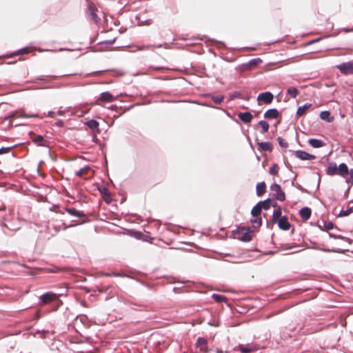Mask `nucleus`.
<instances>
[{"label":"nucleus","mask_w":353,"mask_h":353,"mask_svg":"<svg viewBox=\"0 0 353 353\" xmlns=\"http://www.w3.org/2000/svg\"><path fill=\"white\" fill-rule=\"evenodd\" d=\"M299 213L302 220L305 221L310 218L312 210L310 208L305 207L300 210Z\"/></svg>","instance_id":"nucleus-13"},{"label":"nucleus","mask_w":353,"mask_h":353,"mask_svg":"<svg viewBox=\"0 0 353 353\" xmlns=\"http://www.w3.org/2000/svg\"><path fill=\"white\" fill-rule=\"evenodd\" d=\"M259 125L262 128V133H265L269 130V123L265 121H260Z\"/></svg>","instance_id":"nucleus-31"},{"label":"nucleus","mask_w":353,"mask_h":353,"mask_svg":"<svg viewBox=\"0 0 353 353\" xmlns=\"http://www.w3.org/2000/svg\"><path fill=\"white\" fill-rule=\"evenodd\" d=\"M31 134L34 135L32 137V140L33 142L37 143L38 145L45 146L46 141L41 135H35L34 133L31 132Z\"/></svg>","instance_id":"nucleus-19"},{"label":"nucleus","mask_w":353,"mask_h":353,"mask_svg":"<svg viewBox=\"0 0 353 353\" xmlns=\"http://www.w3.org/2000/svg\"><path fill=\"white\" fill-rule=\"evenodd\" d=\"M353 212V208H350L346 210H341L339 212V216H346L350 214Z\"/></svg>","instance_id":"nucleus-34"},{"label":"nucleus","mask_w":353,"mask_h":353,"mask_svg":"<svg viewBox=\"0 0 353 353\" xmlns=\"http://www.w3.org/2000/svg\"><path fill=\"white\" fill-rule=\"evenodd\" d=\"M250 63H251L252 64H256V63H257V60H256V59H253Z\"/></svg>","instance_id":"nucleus-51"},{"label":"nucleus","mask_w":353,"mask_h":353,"mask_svg":"<svg viewBox=\"0 0 353 353\" xmlns=\"http://www.w3.org/2000/svg\"><path fill=\"white\" fill-rule=\"evenodd\" d=\"M325 227L326 229L327 230H330V229H332L334 228V224L331 222H328V223H326L325 224Z\"/></svg>","instance_id":"nucleus-40"},{"label":"nucleus","mask_w":353,"mask_h":353,"mask_svg":"<svg viewBox=\"0 0 353 353\" xmlns=\"http://www.w3.org/2000/svg\"><path fill=\"white\" fill-rule=\"evenodd\" d=\"M287 93L292 98H296L299 94L298 90L294 87H290L288 89Z\"/></svg>","instance_id":"nucleus-30"},{"label":"nucleus","mask_w":353,"mask_h":353,"mask_svg":"<svg viewBox=\"0 0 353 353\" xmlns=\"http://www.w3.org/2000/svg\"><path fill=\"white\" fill-rule=\"evenodd\" d=\"M59 270L57 268H53L52 269H48V272H57Z\"/></svg>","instance_id":"nucleus-44"},{"label":"nucleus","mask_w":353,"mask_h":353,"mask_svg":"<svg viewBox=\"0 0 353 353\" xmlns=\"http://www.w3.org/2000/svg\"><path fill=\"white\" fill-rule=\"evenodd\" d=\"M272 192V196L279 201H283L285 199V192L281 190V186L277 183H274L270 186Z\"/></svg>","instance_id":"nucleus-1"},{"label":"nucleus","mask_w":353,"mask_h":353,"mask_svg":"<svg viewBox=\"0 0 353 353\" xmlns=\"http://www.w3.org/2000/svg\"><path fill=\"white\" fill-rule=\"evenodd\" d=\"M274 99L273 94L270 92L261 93L258 95L257 100L259 102H263L265 104L270 103Z\"/></svg>","instance_id":"nucleus-7"},{"label":"nucleus","mask_w":353,"mask_h":353,"mask_svg":"<svg viewBox=\"0 0 353 353\" xmlns=\"http://www.w3.org/2000/svg\"><path fill=\"white\" fill-rule=\"evenodd\" d=\"M57 114H58L59 115H63V111H61V110H59V111H58V112H57Z\"/></svg>","instance_id":"nucleus-52"},{"label":"nucleus","mask_w":353,"mask_h":353,"mask_svg":"<svg viewBox=\"0 0 353 353\" xmlns=\"http://www.w3.org/2000/svg\"><path fill=\"white\" fill-rule=\"evenodd\" d=\"M256 347L254 346V345H247V346H245L243 345H241L239 346V350L242 352V353H250V352H254L255 350H256Z\"/></svg>","instance_id":"nucleus-21"},{"label":"nucleus","mask_w":353,"mask_h":353,"mask_svg":"<svg viewBox=\"0 0 353 353\" xmlns=\"http://www.w3.org/2000/svg\"><path fill=\"white\" fill-rule=\"evenodd\" d=\"M269 172L272 175H274V176L277 175L278 172H279L278 165L276 163H274V165H272V166L270 169Z\"/></svg>","instance_id":"nucleus-32"},{"label":"nucleus","mask_w":353,"mask_h":353,"mask_svg":"<svg viewBox=\"0 0 353 353\" xmlns=\"http://www.w3.org/2000/svg\"><path fill=\"white\" fill-rule=\"evenodd\" d=\"M310 106L311 104H305L304 105L299 107L297 109L296 114L299 117L303 116L305 113L306 110L310 108Z\"/></svg>","instance_id":"nucleus-26"},{"label":"nucleus","mask_w":353,"mask_h":353,"mask_svg":"<svg viewBox=\"0 0 353 353\" xmlns=\"http://www.w3.org/2000/svg\"><path fill=\"white\" fill-rule=\"evenodd\" d=\"M58 299L59 296L51 292H46L41 296V303L43 305L50 303Z\"/></svg>","instance_id":"nucleus-5"},{"label":"nucleus","mask_w":353,"mask_h":353,"mask_svg":"<svg viewBox=\"0 0 353 353\" xmlns=\"http://www.w3.org/2000/svg\"><path fill=\"white\" fill-rule=\"evenodd\" d=\"M65 211L71 216H77L79 218H85L86 217V215L83 212H80L73 208H66Z\"/></svg>","instance_id":"nucleus-16"},{"label":"nucleus","mask_w":353,"mask_h":353,"mask_svg":"<svg viewBox=\"0 0 353 353\" xmlns=\"http://www.w3.org/2000/svg\"><path fill=\"white\" fill-rule=\"evenodd\" d=\"M223 97L222 96H215V97H212V101L214 102V103L216 104H220L221 103V102L223 101Z\"/></svg>","instance_id":"nucleus-37"},{"label":"nucleus","mask_w":353,"mask_h":353,"mask_svg":"<svg viewBox=\"0 0 353 353\" xmlns=\"http://www.w3.org/2000/svg\"><path fill=\"white\" fill-rule=\"evenodd\" d=\"M261 213V207L258 203L253 207L251 214L254 217H258Z\"/></svg>","instance_id":"nucleus-27"},{"label":"nucleus","mask_w":353,"mask_h":353,"mask_svg":"<svg viewBox=\"0 0 353 353\" xmlns=\"http://www.w3.org/2000/svg\"><path fill=\"white\" fill-rule=\"evenodd\" d=\"M196 346L199 349L200 352L203 353L208 352V342L204 338L200 337L197 339Z\"/></svg>","instance_id":"nucleus-8"},{"label":"nucleus","mask_w":353,"mask_h":353,"mask_svg":"<svg viewBox=\"0 0 353 353\" xmlns=\"http://www.w3.org/2000/svg\"><path fill=\"white\" fill-rule=\"evenodd\" d=\"M251 222L254 225V226L260 227L261 225V218L254 217V219L251 220Z\"/></svg>","instance_id":"nucleus-36"},{"label":"nucleus","mask_w":353,"mask_h":353,"mask_svg":"<svg viewBox=\"0 0 353 353\" xmlns=\"http://www.w3.org/2000/svg\"><path fill=\"white\" fill-rule=\"evenodd\" d=\"M142 234L141 233H139V236H137V238H140V236H141Z\"/></svg>","instance_id":"nucleus-53"},{"label":"nucleus","mask_w":353,"mask_h":353,"mask_svg":"<svg viewBox=\"0 0 353 353\" xmlns=\"http://www.w3.org/2000/svg\"><path fill=\"white\" fill-rule=\"evenodd\" d=\"M9 150H10L9 148H2L0 149V154H6V153L8 152Z\"/></svg>","instance_id":"nucleus-42"},{"label":"nucleus","mask_w":353,"mask_h":353,"mask_svg":"<svg viewBox=\"0 0 353 353\" xmlns=\"http://www.w3.org/2000/svg\"><path fill=\"white\" fill-rule=\"evenodd\" d=\"M336 68L344 75L353 74V61L343 63Z\"/></svg>","instance_id":"nucleus-3"},{"label":"nucleus","mask_w":353,"mask_h":353,"mask_svg":"<svg viewBox=\"0 0 353 353\" xmlns=\"http://www.w3.org/2000/svg\"><path fill=\"white\" fill-rule=\"evenodd\" d=\"M309 143L310 145H312L313 148H321L324 145V143L319 139H311L309 140Z\"/></svg>","instance_id":"nucleus-23"},{"label":"nucleus","mask_w":353,"mask_h":353,"mask_svg":"<svg viewBox=\"0 0 353 353\" xmlns=\"http://www.w3.org/2000/svg\"><path fill=\"white\" fill-rule=\"evenodd\" d=\"M30 52V51L28 50V48H23V49L20 50H19V51H18L17 52H16L14 54L18 55V54H21V53H28V52Z\"/></svg>","instance_id":"nucleus-41"},{"label":"nucleus","mask_w":353,"mask_h":353,"mask_svg":"<svg viewBox=\"0 0 353 353\" xmlns=\"http://www.w3.org/2000/svg\"><path fill=\"white\" fill-rule=\"evenodd\" d=\"M6 209V206L3 204L0 205V210H4Z\"/></svg>","instance_id":"nucleus-50"},{"label":"nucleus","mask_w":353,"mask_h":353,"mask_svg":"<svg viewBox=\"0 0 353 353\" xmlns=\"http://www.w3.org/2000/svg\"><path fill=\"white\" fill-rule=\"evenodd\" d=\"M104 43H108V44H112L114 42V39L113 40H109V41H105Z\"/></svg>","instance_id":"nucleus-47"},{"label":"nucleus","mask_w":353,"mask_h":353,"mask_svg":"<svg viewBox=\"0 0 353 353\" xmlns=\"http://www.w3.org/2000/svg\"><path fill=\"white\" fill-rule=\"evenodd\" d=\"M212 298L216 302H222V301H225L227 300L225 296H224L223 295H220V294H216L212 295Z\"/></svg>","instance_id":"nucleus-33"},{"label":"nucleus","mask_w":353,"mask_h":353,"mask_svg":"<svg viewBox=\"0 0 353 353\" xmlns=\"http://www.w3.org/2000/svg\"><path fill=\"white\" fill-rule=\"evenodd\" d=\"M320 118L322 120L327 121L328 122H332L333 121V118L330 117V112L329 111H323L320 113Z\"/></svg>","instance_id":"nucleus-24"},{"label":"nucleus","mask_w":353,"mask_h":353,"mask_svg":"<svg viewBox=\"0 0 353 353\" xmlns=\"http://www.w3.org/2000/svg\"><path fill=\"white\" fill-rule=\"evenodd\" d=\"M279 115V113L276 109H270L267 110L264 114L265 119H276Z\"/></svg>","instance_id":"nucleus-17"},{"label":"nucleus","mask_w":353,"mask_h":353,"mask_svg":"<svg viewBox=\"0 0 353 353\" xmlns=\"http://www.w3.org/2000/svg\"><path fill=\"white\" fill-rule=\"evenodd\" d=\"M54 116H55V112H52V111L48 112V117H54Z\"/></svg>","instance_id":"nucleus-45"},{"label":"nucleus","mask_w":353,"mask_h":353,"mask_svg":"<svg viewBox=\"0 0 353 353\" xmlns=\"http://www.w3.org/2000/svg\"><path fill=\"white\" fill-rule=\"evenodd\" d=\"M278 143L281 148H286L288 146V142L281 137H278Z\"/></svg>","instance_id":"nucleus-35"},{"label":"nucleus","mask_w":353,"mask_h":353,"mask_svg":"<svg viewBox=\"0 0 353 353\" xmlns=\"http://www.w3.org/2000/svg\"><path fill=\"white\" fill-rule=\"evenodd\" d=\"M236 238L244 241L249 242L252 240V236L250 234V232L248 229L242 228L239 230V231L235 234Z\"/></svg>","instance_id":"nucleus-2"},{"label":"nucleus","mask_w":353,"mask_h":353,"mask_svg":"<svg viewBox=\"0 0 353 353\" xmlns=\"http://www.w3.org/2000/svg\"><path fill=\"white\" fill-rule=\"evenodd\" d=\"M338 169L339 167H337L336 163H331L327 167L326 173L330 176L338 175Z\"/></svg>","instance_id":"nucleus-14"},{"label":"nucleus","mask_w":353,"mask_h":353,"mask_svg":"<svg viewBox=\"0 0 353 353\" xmlns=\"http://www.w3.org/2000/svg\"><path fill=\"white\" fill-rule=\"evenodd\" d=\"M349 174V170L345 163H341L339 165L338 175L345 177Z\"/></svg>","instance_id":"nucleus-18"},{"label":"nucleus","mask_w":353,"mask_h":353,"mask_svg":"<svg viewBox=\"0 0 353 353\" xmlns=\"http://www.w3.org/2000/svg\"><path fill=\"white\" fill-rule=\"evenodd\" d=\"M276 223H278L279 228L281 230H288L290 228V223H289L288 218L285 216L279 219Z\"/></svg>","instance_id":"nucleus-11"},{"label":"nucleus","mask_w":353,"mask_h":353,"mask_svg":"<svg viewBox=\"0 0 353 353\" xmlns=\"http://www.w3.org/2000/svg\"><path fill=\"white\" fill-rule=\"evenodd\" d=\"M270 203H271L270 199H268L263 201H260L259 203H258V204L260 205V206L261 207V209L263 208L265 210H268L270 209Z\"/></svg>","instance_id":"nucleus-29"},{"label":"nucleus","mask_w":353,"mask_h":353,"mask_svg":"<svg viewBox=\"0 0 353 353\" xmlns=\"http://www.w3.org/2000/svg\"><path fill=\"white\" fill-rule=\"evenodd\" d=\"M89 13L91 17V19L96 23H99L101 20L100 17L97 14L94 8L92 6H90L88 8Z\"/></svg>","instance_id":"nucleus-22"},{"label":"nucleus","mask_w":353,"mask_h":353,"mask_svg":"<svg viewBox=\"0 0 353 353\" xmlns=\"http://www.w3.org/2000/svg\"><path fill=\"white\" fill-rule=\"evenodd\" d=\"M63 230L68 229L70 225H67L65 223H63L62 225Z\"/></svg>","instance_id":"nucleus-48"},{"label":"nucleus","mask_w":353,"mask_h":353,"mask_svg":"<svg viewBox=\"0 0 353 353\" xmlns=\"http://www.w3.org/2000/svg\"><path fill=\"white\" fill-rule=\"evenodd\" d=\"M295 156L301 160H311L315 159V156L302 150H297L295 152Z\"/></svg>","instance_id":"nucleus-10"},{"label":"nucleus","mask_w":353,"mask_h":353,"mask_svg":"<svg viewBox=\"0 0 353 353\" xmlns=\"http://www.w3.org/2000/svg\"><path fill=\"white\" fill-rule=\"evenodd\" d=\"M256 194L259 196H262L265 192L266 190V185L265 182H260L256 184Z\"/></svg>","instance_id":"nucleus-20"},{"label":"nucleus","mask_w":353,"mask_h":353,"mask_svg":"<svg viewBox=\"0 0 353 353\" xmlns=\"http://www.w3.org/2000/svg\"><path fill=\"white\" fill-rule=\"evenodd\" d=\"M260 149L263 151H272V145L269 142H261L258 143Z\"/></svg>","instance_id":"nucleus-25"},{"label":"nucleus","mask_w":353,"mask_h":353,"mask_svg":"<svg viewBox=\"0 0 353 353\" xmlns=\"http://www.w3.org/2000/svg\"><path fill=\"white\" fill-rule=\"evenodd\" d=\"M238 117L245 123H249L251 122L252 119V115L249 112H239L238 114Z\"/></svg>","instance_id":"nucleus-12"},{"label":"nucleus","mask_w":353,"mask_h":353,"mask_svg":"<svg viewBox=\"0 0 353 353\" xmlns=\"http://www.w3.org/2000/svg\"><path fill=\"white\" fill-rule=\"evenodd\" d=\"M117 98L108 92H102L96 101V104L101 105V103H110L115 101Z\"/></svg>","instance_id":"nucleus-4"},{"label":"nucleus","mask_w":353,"mask_h":353,"mask_svg":"<svg viewBox=\"0 0 353 353\" xmlns=\"http://www.w3.org/2000/svg\"><path fill=\"white\" fill-rule=\"evenodd\" d=\"M100 193L101 194L103 200L107 203H110L112 201L111 194L108 192V189L105 188H101L99 189Z\"/></svg>","instance_id":"nucleus-15"},{"label":"nucleus","mask_w":353,"mask_h":353,"mask_svg":"<svg viewBox=\"0 0 353 353\" xmlns=\"http://www.w3.org/2000/svg\"><path fill=\"white\" fill-rule=\"evenodd\" d=\"M94 171L89 166H85L76 172V175L79 177H83L85 179L93 176Z\"/></svg>","instance_id":"nucleus-6"},{"label":"nucleus","mask_w":353,"mask_h":353,"mask_svg":"<svg viewBox=\"0 0 353 353\" xmlns=\"http://www.w3.org/2000/svg\"><path fill=\"white\" fill-rule=\"evenodd\" d=\"M15 117H17V114L16 113H12L8 118H10L11 119V118H14Z\"/></svg>","instance_id":"nucleus-49"},{"label":"nucleus","mask_w":353,"mask_h":353,"mask_svg":"<svg viewBox=\"0 0 353 353\" xmlns=\"http://www.w3.org/2000/svg\"><path fill=\"white\" fill-rule=\"evenodd\" d=\"M329 235H330L331 237H334V238H335V239H337V238H339V239H343V236H336V235H333V234H331V233H329Z\"/></svg>","instance_id":"nucleus-46"},{"label":"nucleus","mask_w":353,"mask_h":353,"mask_svg":"<svg viewBox=\"0 0 353 353\" xmlns=\"http://www.w3.org/2000/svg\"><path fill=\"white\" fill-rule=\"evenodd\" d=\"M86 125L92 130L94 134L100 133L101 130L99 129V123L98 121L92 119L86 122Z\"/></svg>","instance_id":"nucleus-9"},{"label":"nucleus","mask_w":353,"mask_h":353,"mask_svg":"<svg viewBox=\"0 0 353 353\" xmlns=\"http://www.w3.org/2000/svg\"><path fill=\"white\" fill-rule=\"evenodd\" d=\"M282 217L283 216H281V208L275 210L273 212V214H272V221L273 222L276 223L278 221L279 219L282 218Z\"/></svg>","instance_id":"nucleus-28"},{"label":"nucleus","mask_w":353,"mask_h":353,"mask_svg":"<svg viewBox=\"0 0 353 353\" xmlns=\"http://www.w3.org/2000/svg\"><path fill=\"white\" fill-rule=\"evenodd\" d=\"M63 124H64V123H63V121H61V120H59V121H57L56 122V125H57V126H59V127H63Z\"/></svg>","instance_id":"nucleus-43"},{"label":"nucleus","mask_w":353,"mask_h":353,"mask_svg":"<svg viewBox=\"0 0 353 353\" xmlns=\"http://www.w3.org/2000/svg\"><path fill=\"white\" fill-rule=\"evenodd\" d=\"M19 117L30 118V117H39V114H26L25 113L21 114Z\"/></svg>","instance_id":"nucleus-39"},{"label":"nucleus","mask_w":353,"mask_h":353,"mask_svg":"<svg viewBox=\"0 0 353 353\" xmlns=\"http://www.w3.org/2000/svg\"><path fill=\"white\" fill-rule=\"evenodd\" d=\"M350 174V178L347 180V182L351 183L352 185H353V169H351L349 171V174Z\"/></svg>","instance_id":"nucleus-38"}]
</instances>
